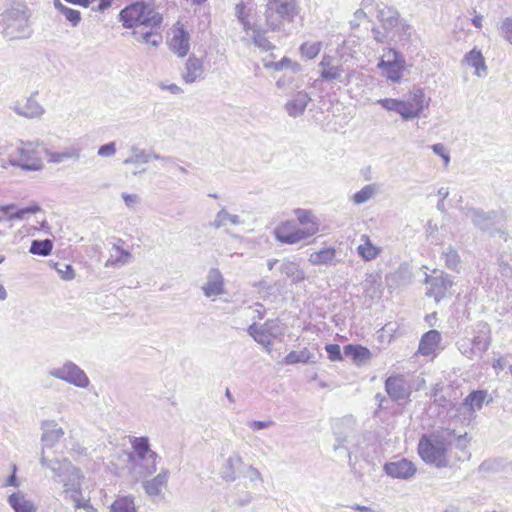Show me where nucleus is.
Instances as JSON below:
<instances>
[{
  "label": "nucleus",
  "mask_w": 512,
  "mask_h": 512,
  "mask_svg": "<svg viewBox=\"0 0 512 512\" xmlns=\"http://www.w3.org/2000/svg\"><path fill=\"white\" fill-rule=\"evenodd\" d=\"M295 215L298 222L304 226L302 229H311L314 227L315 231L313 232V236L319 231V222L311 211L296 209Z\"/></svg>",
  "instance_id": "c03bdc74"
},
{
  "label": "nucleus",
  "mask_w": 512,
  "mask_h": 512,
  "mask_svg": "<svg viewBox=\"0 0 512 512\" xmlns=\"http://www.w3.org/2000/svg\"><path fill=\"white\" fill-rule=\"evenodd\" d=\"M385 389L389 397L398 403L409 400L412 389L409 381L403 375H393L386 379Z\"/></svg>",
  "instance_id": "4468645a"
},
{
  "label": "nucleus",
  "mask_w": 512,
  "mask_h": 512,
  "mask_svg": "<svg viewBox=\"0 0 512 512\" xmlns=\"http://www.w3.org/2000/svg\"><path fill=\"white\" fill-rule=\"evenodd\" d=\"M8 503L14 510V512H36L37 507L34 504L33 501L28 499L26 495L21 492L17 491L12 493L8 497Z\"/></svg>",
  "instance_id": "cd10ccee"
},
{
  "label": "nucleus",
  "mask_w": 512,
  "mask_h": 512,
  "mask_svg": "<svg viewBox=\"0 0 512 512\" xmlns=\"http://www.w3.org/2000/svg\"><path fill=\"white\" fill-rule=\"evenodd\" d=\"M298 65L297 63H293L291 59L288 57H283L280 61L277 62H269L264 66L267 69H273L275 71H282L283 69H292L293 66Z\"/></svg>",
  "instance_id": "4d7b16f0"
},
{
  "label": "nucleus",
  "mask_w": 512,
  "mask_h": 512,
  "mask_svg": "<svg viewBox=\"0 0 512 512\" xmlns=\"http://www.w3.org/2000/svg\"><path fill=\"white\" fill-rule=\"evenodd\" d=\"M205 77L204 63L200 58L195 55H190L186 60L184 69L181 73V78L186 84H192L197 81L203 80Z\"/></svg>",
  "instance_id": "6ab92c4d"
},
{
  "label": "nucleus",
  "mask_w": 512,
  "mask_h": 512,
  "mask_svg": "<svg viewBox=\"0 0 512 512\" xmlns=\"http://www.w3.org/2000/svg\"><path fill=\"white\" fill-rule=\"evenodd\" d=\"M300 71V65H295L293 68L283 73L276 81V87L283 91L289 92L301 88L302 83L297 77V72Z\"/></svg>",
  "instance_id": "a878e982"
},
{
  "label": "nucleus",
  "mask_w": 512,
  "mask_h": 512,
  "mask_svg": "<svg viewBox=\"0 0 512 512\" xmlns=\"http://www.w3.org/2000/svg\"><path fill=\"white\" fill-rule=\"evenodd\" d=\"M48 374L78 388L85 389L90 385L84 370L72 361H66L62 366L49 370Z\"/></svg>",
  "instance_id": "9b49d317"
},
{
  "label": "nucleus",
  "mask_w": 512,
  "mask_h": 512,
  "mask_svg": "<svg viewBox=\"0 0 512 512\" xmlns=\"http://www.w3.org/2000/svg\"><path fill=\"white\" fill-rule=\"evenodd\" d=\"M31 13L24 4H17L3 13L2 34L9 40L28 39L32 35Z\"/></svg>",
  "instance_id": "20e7f679"
},
{
  "label": "nucleus",
  "mask_w": 512,
  "mask_h": 512,
  "mask_svg": "<svg viewBox=\"0 0 512 512\" xmlns=\"http://www.w3.org/2000/svg\"><path fill=\"white\" fill-rule=\"evenodd\" d=\"M478 334L470 339L476 357L481 358L491 343L490 329L487 324L479 325Z\"/></svg>",
  "instance_id": "393cba45"
},
{
  "label": "nucleus",
  "mask_w": 512,
  "mask_h": 512,
  "mask_svg": "<svg viewBox=\"0 0 512 512\" xmlns=\"http://www.w3.org/2000/svg\"><path fill=\"white\" fill-rule=\"evenodd\" d=\"M334 435L336 437L334 450L345 449L350 457V454L359 445V436L354 429V421L349 418L337 421L334 426Z\"/></svg>",
  "instance_id": "1a4fd4ad"
},
{
  "label": "nucleus",
  "mask_w": 512,
  "mask_h": 512,
  "mask_svg": "<svg viewBox=\"0 0 512 512\" xmlns=\"http://www.w3.org/2000/svg\"><path fill=\"white\" fill-rule=\"evenodd\" d=\"M311 97L303 90L297 91L284 105L286 113L293 118L304 114Z\"/></svg>",
  "instance_id": "412c9836"
},
{
  "label": "nucleus",
  "mask_w": 512,
  "mask_h": 512,
  "mask_svg": "<svg viewBox=\"0 0 512 512\" xmlns=\"http://www.w3.org/2000/svg\"><path fill=\"white\" fill-rule=\"evenodd\" d=\"M465 216L471 220L473 225L479 228L482 231H488L491 235L499 234L504 241L508 240V234L505 230L501 228H493L500 222L503 218V213H499L497 211L485 212L481 209L476 208H467L465 211Z\"/></svg>",
  "instance_id": "0eeeda50"
},
{
  "label": "nucleus",
  "mask_w": 512,
  "mask_h": 512,
  "mask_svg": "<svg viewBox=\"0 0 512 512\" xmlns=\"http://www.w3.org/2000/svg\"><path fill=\"white\" fill-rule=\"evenodd\" d=\"M372 33L374 40L378 43H385L389 38H393L397 35L394 31H381L375 27L372 29Z\"/></svg>",
  "instance_id": "e2e57ef3"
},
{
  "label": "nucleus",
  "mask_w": 512,
  "mask_h": 512,
  "mask_svg": "<svg viewBox=\"0 0 512 512\" xmlns=\"http://www.w3.org/2000/svg\"><path fill=\"white\" fill-rule=\"evenodd\" d=\"M447 451L445 441L438 436L424 435L418 443V453L422 460L438 468L448 466Z\"/></svg>",
  "instance_id": "423d86ee"
},
{
  "label": "nucleus",
  "mask_w": 512,
  "mask_h": 512,
  "mask_svg": "<svg viewBox=\"0 0 512 512\" xmlns=\"http://www.w3.org/2000/svg\"><path fill=\"white\" fill-rule=\"evenodd\" d=\"M429 102L430 98L426 97L422 88H413L406 99L382 98L376 101L387 111L399 114L404 121L420 117Z\"/></svg>",
  "instance_id": "f03ea898"
},
{
  "label": "nucleus",
  "mask_w": 512,
  "mask_h": 512,
  "mask_svg": "<svg viewBox=\"0 0 512 512\" xmlns=\"http://www.w3.org/2000/svg\"><path fill=\"white\" fill-rule=\"evenodd\" d=\"M110 512H137L134 496L125 495L117 497L111 504Z\"/></svg>",
  "instance_id": "79ce46f5"
},
{
  "label": "nucleus",
  "mask_w": 512,
  "mask_h": 512,
  "mask_svg": "<svg viewBox=\"0 0 512 512\" xmlns=\"http://www.w3.org/2000/svg\"><path fill=\"white\" fill-rule=\"evenodd\" d=\"M116 153V145L114 142L102 145L98 149V155L101 157H111Z\"/></svg>",
  "instance_id": "774afa93"
},
{
  "label": "nucleus",
  "mask_w": 512,
  "mask_h": 512,
  "mask_svg": "<svg viewBox=\"0 0 512 512\" xmlns=\"http://www.w3.org/2000/svg\"><path fill=\"white\" fill-rule=\"evenodd\" d=\"M54 474V480L64 486L65 499L70 500L76 509H83L89 499L81 492V472L70 461H55L49 465Z\"/></svg>",
  "instance_id": "f257e3e1"
},
{
  "label": "nucleus",
  "mask_w": 512,
  "mask_h": 512,
  "mask_svg": "<svg viewBox=\"0 0 512 512\" xmlns=\"http://www.w3.org/2000/svg\"><path fill=\"white\" fill-rule=\"evenodd\" d=\"M131 445L136 457L135 461L144 460L151 457H158V454L150 449V444L147 437H134L131 440Z\"/></svg>",
  "instance_id": "2f4dec72"
},
{
  "label": "nucleus",
  "mask_w": 512,
  "mask_h": 512,
  "mask_svg": "<svg viewBox=\"0 0 512 512\" xmlns=\"http://www.w3.org/2000/svg\"><path fill=\"white\" fill-rule=\"evenodd\" d=\"M400 60H405L404 56L397 50L389 48L384 52L379 63L391 64L400 62Z\"/></svg>",
  "instance_id": "13d9d810"
},
{
  "label": "nucleus",
  "mask_w": 512,
  "mask_h": 512,
  "mask_svg": "<svg viewBox=\"0 0 512 512\" xmlns=\"http://www.w3.org/2000/svg\"><path fill=\"white\" fill-rule=\"evenodd\" d=\"M55 269L63 280L69 281L75 277L74 269L70 264L56 263Z\"/></svg>",
  "instance_id": "bf43d9fd"
},
{
  "label": "nucleus",
  "mask_w": 512,
  "mask_h": 512,
  "mask_svg": "<svg viewBox=\"0 0 512 512\" xmlns=\"http://www.w3.org/2000/svg\"><path fill=\"white\" fill-rule=\"evenodd\" d=\"M169 476H170L169 470L162 469L153 478L142 482V487H143L145 493L147 494V496L151 500L157 501L159 499H163L164 490L167 487Z\"/></svg>",
  "instance_id": "dca6fc26"
},
{
  "label": "nucleus",
  "mask_w": 512,
  "mask_h": 512,
  "mask_svg": "<svg viewBox=\"0 0 512 512\" xmlns=\"http://www.w3.org/2000/svg\"><path fill=\"white\" fill-rule=\"evenodd\" d=\"M379 192V186L376 183L365 185L361 190L352 196V201L356 205H361L369 201Z\"/></svg>",
  "instance_id": "a18cd8bd"
},
{
  "label": "nucleus",
  "mask_w": 512,
  "mask_h": 512,
  "mask_svg": "<svg viewBox=\"0 0 512 512\" xmlns=\"http://www.w3.org/2000/svg\"><path fill=\"white\" fill-rule=\"evenodd\" d=\"M315 228L301 229L297 228L291 221L281 223L275 228V238L285 244H297L313 236Z\"/></svg>",
  "instance_id": "ddd939ff"
},
{
  "label": "nucleus",
  "mask_w": 512,
  "mask_h": 512,
  "mask_svg": "<svg viewBox=\"0 0 512 512\" xmlns=\"http://www.w3.org/2000/svg\"><path fill=\"white\" fill-rule=\"evenodd\" d=\"M313 362H314V356L307 348H303L300 351H291L284 358V363L286 365H293V364H297V363H313Z\"/></svg>",
  "instance_id": "49530a36"
},
{
  "label": "nucleus",
  "mask_w": 512,
  "mask_h": 512,
  "mask_svg": "<svg viewBox=\"0 0 512 512\" xmlns=\"http://www.w3.org/2000/svg\"><path fill=\"white\" fill-rule=\"evenodd\" d=\"M441 341V334L437 330L426 332L419 343L418 352L423 356H429L436 351Z\"/></svg>",
  "instance_id": "bb28decb"
},
{
  "label": "nucleus",
  "mask_w": 512,
  "mask_h": 512,
  "mask_svg": "<svg viewBox=\"0 0 512 512\" xmlns=\"http://www.w3.org/2000/svg\"><path fill=\"white\" fill-rule=\"evenodd\" d=\"M8 165L20 167L26 171H37L42 167L41 159L37 152L28 143L16 149V155L10 154L7 161L3 160L1 168L7 169Z\"/></svg>",
  "instance_id": "6e6552de"
},
{
  "label": "nucleus",
  "mask_w": 512,
  "mask_h": 512,
  "mask_svg": "<svg viewBox=\"0 0 512 512\" xmlns=\"http://www.w3.org/2000/svg\"><path fill=\"white\" fill-rule=\"evenodd\" d=\"M132 255L129 251L122 249L119 245L114 244L110 253V257L105 263V267L123 266L130 262Z\"/></svg>",
  "instance_id": "4c0bfd02"
},
{
  "label": "nucleus",
  "mask_w": 512,
  "mask_h": 512,
  "mask_svg": "<svg viewBox=\"0 0 512 512\" xmlns=\"http://www.w3.org/2000/svg\"><path fill=\"white\" fill-rule=\"evenodd\" d=\"M325 350L331 361H339L342 359L341 349L338 344H328L326 345Z\"/></svg>",
  "instance_id": "69168bd1"
},
{
  "label": "nucleus",
  "mask_w": 512,
  "mask_h": 512,
  "mask_svg": "<svg viewBox=\"0 0 512 512\" xmlns=\"http://www.w3.org/2000/svg\"><path fill=\"white\" fill-rule=\"evenodd\" d=\"M281 274L291 280L293 284L302 282L305 279V272L299 263L291 260H284L279 266Z\"/></svg>",
  "instance_id": "c85d7f7f"
},
{
  "label": "nucleus",
  "mask_w": 512,
  "mask_h": 512,
  "mask_svg": "<svg viewBox=\"0 0 512 512\" xmlns=\"http://www.w3.org/2000/svg\"><path fill=\"white\" fill-rule=\"evenodd\" d=\"M308 260L312 265H335L336 250L333 247L323 248L310 254Z\"/></svg>",
  "instance_id": "e433bc0d"
},
{
  "label": "nucleus",
  "mask_w": 512,
  "mask_h": 512,
  "mask_svg": "<svg viewBox=\"0 0 512 512\" xmlns=\"http://www.w3.org/2000/svg\"><path fill=\"white\" fill-rule=\"evenodd\" d=\"M64 435V431L61 427H57L56 424L53 425L52 429H47L43 432L41 437L42 442V451L40 456V463L42 467L48 468L51 470L50 464H54L55 461H67L66 459H59L57 457L53 459H49L46 456V449L52 448L54 445L60 440V438Z\"/></svg>",
  "instance_id": "2eb2a0df"
},
{
  "label": "nucleus",
  "mask_w": 512,
  "mask_h": 512,
  "mask_svg": "<svg viewBox=\"0 0 512 512\" xmlns=\"http://www.w3.org/2000/svg\"><path fill=\"white\" fill-rule=\"evenodd\" d=\"M248 334L260 345L268 348L272 344V339L284 335L285 328L277 319L267 320L264 324H251L247 329Z\"/></svg>",
  "instance_id": "9d476101"
},
{
  "label": "nucleus",
  "mask_w": 512,
  "mask_h": 512,
  "mask_svg": "<svg viewBox=\"0 0 512 512\" xmlns=\"http://www.w3.org/2000/svg\"><path fill=\"white\" fill-rule=\"evenodd\" d=\"M344 70L340 66H328V68H324L321 71V77L325 80H339L343 82L341 79Z\"/></svg>",
  "instance_id": "5fc2aeb1"
},
{
  "label": "nucleus",
  "mask_w": 512,
  "mask_h": 512,
  "mask_svg": "<svg viewBox=\"0 0 512 512\" xmlns=\"http://www.w3.org/2000/svg\"><path fill=\"white\" fill-rule=\"evenodd\" d=\"M203 294L207 298L215 299L216 297L223 295L225 291V280L218 268L209 269L206 282L202 286Z\"/></svg>",
  "instance_id": "f3484780"
},
{
  "label": "nucleus",
  "mask_w": 512,
  "mask_h": 512,
  "mask_svg": "<svg viewBox=\"0 0 512 512\" xmlns=\"http://www.w3.org/2000/svg\"><path fill=\"white\" fill-rule=\"evenodd\" d=\"M385 473L392 477L402 480H409L416 474V466L408 459L401 458L396 461L388 462L384 465Z\"/></svg>",
  "instance_id": "a211bd4d"
},
{
  "label": "nucleus",
  "mask_w": 512,
  "mask_h": 512,
  "mask_svg": "<svg viewBox=\"0 0 512 512\" xmlns=\"http://www.w3.org/2000/svg\"><path fill=\"white\" fill-rule=\"evenodd\" d=\"M42 211L38 204H33L24 208H17L16 204L0 205V213H2L6 220H23L30 214H36Z\"/></svg>",
  "instance_id": "5701e85b"
},
{
  "label": "nucleus",
  "mask_w": 512,
  "mask_h": 512,
  "mask_svg": "<svg viewBox=\"0 0 512 512\" xmlns=\"http://www.w3.org/2000/svg\"><path fill=\"white\" fill-rule=\"evenodd\" d=\"M298 12L295 0H267L265 26L271 31H279L284 22H293Z\"/></svg>",
  "instance_id": "39448f33"
},
{
  "label": "nucleus",
  "mask_w": 512,
  "mask_h": 512,
  "mask_svg": "<svg viewBox=\"0 0 512 512\" xmlns=\"http://www.w3.org/2000/svg\"><path fill=\"white\" fill-rule=\"evenodd\" d=\"M431 148L436 155L443 159L444 165L447 167L450 163V155L446 147L442 143H438L432 145Z\"/></svg>",
  "instance_id": "0e129e2a"
},
{
  "label": "nucleus",
  "mask_w": 512,
  "mask_h": 512,
  "mask_svg": "<svg viewBox=\"0 0 512 512\" xmlns=\"http://www.w3.org/2000/svg\"><path fill=\"white\" fill-rule=\"evenodd\" d=\"M426 281L430 284L427 295L433 297L436 302L444 298L453 285L450 276L444 273L436 277L427 278Z\"/></svg>",
  "instance_id": "aec40b11"
},
{
  "label": "nucleus",
  "mask_w": 512,
  "mask_h": 512,
  "mask_svg": "<svg viewBox=\"0 0 512 512\" xmlns=\"http://www.w3.org/2000/svg\"><path fill=\"white\" fill-rule=\"evenodd\" d=\"M243 220L237 214L230 213L225 207H221V209L216 213L214 220L210 223V225L216 229L225 227L227 224L237 226L241 225Z\"/></svg>",
  "instance_id": "473e14b6"
},
{
  "label": "nucleus",
  "mask_w": 512,
  "mask_h": 512,
  "mask_svg": "<svg viewBox=\"0 0 512 512\" xmlns=\"http://www.w3.org/2000/svg\"><path fill=\"white\" fill-rule=\"evenodd\" d=\"M253 12L254 7L252 4H245L241 1L235 5V16L241 23L243 30L247 33L256 25V22H261L259 19H253Z\"/></svg>",
  "instance_id": "b1692460"
},
{
  "label": "nucleus",
  "mask_w": 512,
  "mask_h": 512,
  "mask_svg": "<svg viewBox=\"0 0 512 512\" xmlns=\"http://www.w3.org/2000/svg\"><path fill=\"white\" fill-rule=\"evenodd\" d=\"M322 49V42H305L300 46L301 55L307 59H314Z\"/></svg>",
  "instance_id": "864d4df0"
},
{
  "label": "nucleus",
  "mask_w": 512,
  "mask_h": 512,
  "mask_svg": "<svg viewBox=\"0 0 512 512\" xmlns=\"http://www.w3.org/2000/svg\"><path fill=\"white\" fill-rule=\"evenodd\" d=\"M377 18L382 24V28L386 31H394L397 34L400 32L410 36L408 32L411 27L405 21L400 19L399 13L393 7H389L384 3L376 5Z\"/></svg>",
  "instance_id": "f8f14e48"
},
{
  "label": "nucleus",
  "mask_w": 512,
  "mask_h": 512,
  "mask_svg": "<svg viewBox=\"0 0 512 512\" xmlns=\"http://www.w3.org/2000/svg\"><path fill=\"white\" fill-rule=\"evenodd\" d=\"M243 464V459L239 454H234L226 460L221 470V477L226 482H234L237 479L236 471Z\"/></svg>",
  "instance_id": "72a5a7b5"
},
{
  "label": "nucleus",
  "mask_w": 512,
  "mask_h": 512,
  "mask_svg": "<svg viewBox=\"0 0 512 512\" xmlns=\"http://www.w3.org/2000/svg\"><path fill=\"white\" fill-rule=\"evenodd\" d=\"M250 31H252L253 33V43L257 47H259L263 51H269L273 49L274 46L265 36V33L267 31H271L270 29H268L267 26H265V22H256V25L252 29H250Z\"/></svg>",
  "instance_id": "f704fd0d"
},
{
  "label": "nucleus",
  "mask_w": 512,
  "mask_h": 512,
  "mask_svg": "<svg viewBox=\"0 0 512 512\" xmlns=\"http://www.w3.org/2000/svg\"><path fill=\"white\" fill-rule=\"evenodd\" d=\"M159 28L141 27L138 30H134L132 34L137 41L157 47L162 41L161 35L157 33Z\"/></svg>",
  "instance_id": "c756f323"
},
{
  "label": "nucleus",
  "mask_w": 512,
  "mask_h": 512,
  "mask_svg": "<svg viewBox=\"0 0 512 512\" xmlns=\"http://www.w3.org/2000/svg\"><path fill=\"white\" fill-rule=\"evenodd\" d=\"M14 111L20 116L38 118L44 113V108L34 98H28L25 104L16 105Z\"/></svg>",
  "instance_id": "c9c22d12"
},
{
  "label": "nucleus",
  "mask_w": 512,
  "mask_h": 512,
  "mask_svg": "<svg viewBox=\"0 0 512 512\" xmlns=\"http://www.w3.org/2000/svg\"><path fill=\"white\" fill-rule=\"evenodd\" d=\"M246 476L252 483H263L264 481L261 472L253 465L248 466Z\"/></svg>",
  "instance_id": "338daca9"
},
{
  "label": "nucleus",
  "mask_w": 512,
  "mask_h": 512,
  "mask_svg": "<svg viewBox=\"0 0 512 512\" xmlns=\"http://www.w3.org/2000/svg\"><path fill=\"white\" fill-rule=\"evenodd\" d=\"M80 156L81 149L75 146L67 147L60 152L46 150L47 161L54 164H59L69 159L78 160Z\"/></svg>",
  "instance_id": "7c9ffc66"
},
{
  "label": "nucleus",
  "mask_w": 512,
  "mask_h": 512,
  "mask_svg": "<svg viewBox=\"0 0 512 512\" xmlns=\"http://www.w3.org/2000/svg\"><path fill=\"white\" fill-rule=\"evenodd\" d=\"M499 31L501 37L512 45V16L506 17L502 20Z\"/></svg>",
  "instance_id": "6e6d98bb"
},
{
  "label": "nucleus",
  "mask_w": 512,
  "mask_h": 512,
  "mask_svg": "<svg viewBox=\"0 0 512 512\" xmlns=\"http://www.w3.org/2000/svg\"><path fill=\"white\" fill-rule=\"evenodd\" d=\"M119 21L126 29L141 27H160L163 21L151 4L140 0L131 3L119 13Z\"/></svg>",
  "instance_id": "7ed1b4c3"
},
{
  "label": "nucleus",
  "mask_w": 512,
  "mask_h": 512,
  "mask_svg": "<svg viewBox=\"0 0 512 512\" xmlns=\"http://www.w3.org/2000/svg\"><path fill=\"white\" fill-rule=\"evenodd\" d=\"M464 61L471 67L475 68L476 75L481 77V71L486 72L487 66L485 64L484 57L480 50L474 48L469 51L465 57Z\"/></svg>",
  "instance_id": "a19ab883"
},
{
  "label": "nucleus",
  "mask_w": 512,
  "mask_h": 512,
  "mask_svg": "<svg viewBox=\"0 0 512 512\" xmlns=\"http://www.w3.org/2000/svg\"><path fill=\"white\" fill-rule=\"evenodd\" d=\"M378 68L382 70L389 80L392 82H399L405 69V60H400V62L391 64L378 63Z\"/></svg>",
  "instance_id": "ea45409f"
},
{
  "label": "nucleus",
  "mask_w": 512,
  "mask_h": 512,
  "mask_svg": "<svg viewBox=\"0 0 512 512\" xmlns=\"http://www.w3.org/2000/svg\"><path fill=\"white\" fill-rule=\"evenodd\" d=\"M459 351L469 359L476 358L470 339L464 338L458 342Z\"/></svg>",
  "instance_id": "680f3d73"
},
{
  "label": "nucleus",
  "mask_w": 512,
  "mask_h": 512,
  "mask_svg": "<svg viewBox=\"0 0 512 512\" xmlns=\"http://www.w3.org/2000/svg\"><path fill=\"white\" fill-rule=\"evenodd\" d=\"M158 458L159 456L135 461V469L137 470V473L144 478L153 475L157 470Z\"/></svg>",
  "instance_id": "de8ad7c7"
},
{
  "label": "nucleus",
  "mask_w": 512,
  "mask_h": 512,
  "mask_svg": "<svg viewBox=\"0 0 512 512\" xmlns=\"http://www.w3.org/2000/svg\"><path fill=\"white\" fill-rule=\"evenodd\" d=\"M344 354L346 357H350L354 361L363 362L370 358L371 353L370 351L360 345H346L344 347Z\"/></svg>",
  "instance_id": "8fccbe9b"
},
{
  "label": "nucleus",
  "mask_w": 512,
  "mask_h": 512,
  "mask_svg": "<svg viewBox=\"0 0 512 512\" xmlns=\"http://www.w3.org/2000/svg\"><path fill=\"white\" fill-rule=\"evenodd\" d=\"M55 8L65 16L72 26H77L81 21V14L78 10L65 6L60 0H54Z\"/></svg>",
  "instance_id": "3c124183"
},
{
  "label": "nucleus",
  "mask_w": 512,
  "mask_h": 512,
  "mask_svg": "<svg viewBox=\"0 0 512 512\" xmlns=\"http://www.w3.org/2000/svg\"><path fill=\"white\" fill-rule=\"evenodd\" d=\"M487 397L488 392L486 390L472 391L464 399L463 405L468 407L470 411L474 412L482 408L483 403L486 401Z\"/></svg>",
  "instance_id": "37998d69"
},
{
  "label": "nucleus",
  "mask_w": 512,
  "mask_h": 512,
  "mask_svg": "<svg viewBox=\"0 0 512 512\" xmlns=\"http://www.w3.org/2000/svg\"><path fill=\"white\" fill-rule=\"evenodd\" d=\"M190 35L181 26L173 30L172 38L169 42V47L172 52L177 54L179 57H185L190 49Z\"/></svg>",
  "instance_id": "4be33fe9"
},
{
  "label": "nucleus",
  "mask_w": 512,
  "mask_h": 512,
  "mask_svg": "<svg viewBox=\"0 0 512 512\" xmlns=\"http://www.w3.org/2000/svg\"><path fill=\"white\" fill-rule=\"evenodd\" d=\"M361 241L363 242L357 247V252L359 256L364 261H372L376 259L379 254L381 253V249L375 245L372 244L369 236L362 235Z\"/></svg>",
  "instance_id": "58836bf2"
},
{
  "label": "nucleus",
  "mask_w": 512,
  "mask_h": 512,
  "mask_svg": "<svg viewBox=\"0 0 512 512\" xmlns=\"http://www.w3.org/2000/svg\"><path fill=\"white\" fill-rule=\"evenodd\" d=\"M53 243L49 239L33 240L29 252L34 255L47 256L51 253Z\"/></svg>",
  "instance_id": "603ef678"
},
{
  "label": "nucleus",
  "mask_w": 512,
  "mask_h": 512,
  "mask_svg": "<svg viewBox=\"0 0 512 512\" xmlns=\"http://www.w3.org/2000/svg\"><path fill=\"white\" fill-rule=\"evenodd\" d=\"M444 256L446 266L451 270H455L460 263L458 253L452 248H449L448 251L444 253Z\"/></svg>",
  "instance_id": "052dcab7"
},
{
  "label": "nucleus",
  "mask_w": 512,
  "mask_h": 512,
  "mask_svg": "<svg viewBox=\"0 0 512 512\" xmlns=\"http://www.w3.org/2000/svg\"><path fill=\"white\" fill-rule=\"evenodd\" d=\"M131 156L126 158L123 161V164L130 165V164H146L151 159L150 152H147L144 149L139 148L136 145H132L130 147Z\"/></svg>",
  "instance_id": "09e8293b"
}]
</instances>
